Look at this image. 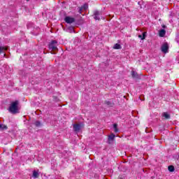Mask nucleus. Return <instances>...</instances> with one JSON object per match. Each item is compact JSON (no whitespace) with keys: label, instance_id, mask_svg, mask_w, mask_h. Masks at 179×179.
I'll return each instance as SVG.
<instances>
[{"label":"nucleus","instance_id":"6","mask_svg":"<svg viewBox=\"0 0 179 179\" xmlns=\"http://www.w3.org/2000/svg\"><path fill=\"white\" fill-rule=\"evenodd\" d=\"M114 138H115V135L114 134L108 136V143L109 144L111 143V141H114Z\"/></svg>","mask_w":179,"mask_h":179},{"label":"nucleus","instance_id":"11","mask_svg":"<svg viewBox=\"0 0 179 179\" xmlns=\"http://www.w3.org/2000/svg\"><path fill=\"white\" fill-rule=\"evenodd\" d=\"M40 175L38 174V172L37 171H33V178H38V176Z\"/></svg>","mask_w":179,"mask_h":179},{"label":"nucleus","instance_id":"23","mask_svg":"<svg viewBox=\"0 0 179 179\" xmlns=\"http://www.w3.org/2000/svg\"><path fill=\"white\" fill-rule=\"evenodd\" d=\"M119 179H122V178H121V177H119Z\"/></svg>","mask_w":179,"mask_h":179},{"label":"nucleus","instance_id":"7","mask_svg":"<svg viewBox=\"0 0 179 179\" xmlns=\"http://www.w3.org/2000/svg\"><path fill=\"white\" fill-rule=\"evenodd\" d=\"M73 129H74V131H76V132H78V131H80V126L79 124H74Z\"/></svg>","mask_w":179,"mask_h":179},{"label":"nucleus","instance_id":"8","mask_svg":"<svg viewBox=\"0 0 179 179\" xmlns=\"http://www.w3.org/2000/svg\"><path fill=\"white\" fill-rule=\"evenodd\" d=\"M159 37H164V36H166V30L164 29H161L159 31Z\"/></svg>","mask_w":179,"mask_h":179},{"label":"nucleus","instance_id":"2","mask_svg":"<svg viewBox=\"0 0 179 179\" xmlns=\"http://www.w3.org/2000/svg\"><path fill=\"white\" fill-rule=\"evenodd\" d=\"M58 42L57 41H52L49 43V50H51L52 51H57L58 50Z\"/></svg>","mask_w":179,"mask_h":179},{"label":"nucleus","instance_id":"22","mask_svg":"<svg viewBox=\"0 0 179 179\" xmlns=\"http://www.w3.org/2000/svg\"><path fill=\"white\" fill-rule=\"evenodd\" d=\"M51 54H55V52H51Z\"/></svg>","mask_w":179,"mask_h":179},{"label":"nucleus","instance_id":"15","mask_svg":"<svg viewBox=\"0 0 179 179\" xmlns=\"http://www.w3.org/2000/svg\"><path fill=\"white\" fill-rule=\"evenodd\" d=\"M3 50H8V47L0 46V54L2 52V51H3Z\"/></svg>","mask_w":179,"mask_h":179},{"label":"nucleus","instance_id":"21","mask_svg":"<svg viewBox=\"0 0 179 179\" xmlns=\"http://www.w3.org/2000/svg\"><path fill=\"white\" fill-rule=\"evenodd\" d=\"M99 15H100V12H99V11L94 12V16H99Z\"/></svg>","mask_w":179,"mask_h":179},{"label":"nucleus","instance_id":"24","mask_svg":"<svg viewBox=\"0 0 179 179\" xmlns=\"http://www.w3.org/2000/svg\"><path fill=\"white\" fill-rule=\"evenodd\" d=\"M108 104H110L109 102H108Z\"/></svg>","mask_w":179,"mask_h":179},{"label":"nucleus","instance_id":"5","mask_svg":"<svg viewBox=\"0 0 179 179\" xmlns=\"http://www.w3.org/2000/svg\"><path fill=\"white\" fill-rule=\"evenodd\" d=\"M89 8V6H87V4H84L82 7H80L79 8V13H82L83 10H87V9Z\"/></svg>","mask_w":179,"mask_h":179},{"label":"nucleus","instance_id":"1","mask_svg":"<svg viewBox=\"0 0 179 179\" xmlns=\"http://www.w3.org/2000/svg\"><path fill=\"white\" fill-rule=\"evenodd\" d=\"M19 101H15L11 103L9 107V111L11 113V114H16L17 111H19Z\"/></svg>","mask_w":179,"mask_h":179},{"label":"nucleus","instance_id":"16","mask_svg":"<svg viewBox=\"0 0 179 179\" xmlns=\"http://www.w3.org/2000/svg\"><path fill=\"white\" fill-rule=\"evenodd\" d=\"M168 170H169V171H171V173H173V171H174V166H169L168 167Z\"/></svg>","mask_w":179,"mask_h":179},{"label":"nucleus","instance_id":"9","mask_svg":"<svg viewBox=\"0 0 179 179\" xmlns=\"http://www.w3.org/2000/svg\"><path fill=\"white\" fill-rule=\"evenodd\" d=\"M138 38H141V40H145V38H146V32H143L142 35H138Z\"/></svg>","mask_w":179,"mask_h":179},{"label":"nucleus","instance_id":"18","mask_svg":"<svg viewBox=\"0 0 179 179\" xmlns=\"http://www.w3.org/2000/svg\"><path fill=\"white\" fill-rule=\"evenodd\" d=\"M131 75H132L133 78H138V75H137L136 72H135V71H132Z\"/></svg>","mask_w":179,"mask_h":179},{"label":"nucleus","instance_id":"4","mask_svg":"<svg viewBox=\"0 0 179 179\" xmlns=\"http://www.w3.org/2000/svg\"><path fill=\"white\" fill-rule=\"evenodd\" d=\"M64 20H65L66 23H69L70 24L75 22V18L71 17H66Z\"/></svg>","mask_w":179,"mask_h":179},{"label":"nucleus","instance_id":"3","mask_svg":"<svg viewBox=\"0 0 179 179\" xmlns=\"http://www.w3.org/2000/svg\"><path fill=\"white\" fill-rule=\"evenodd\" d=\"M161 50L164 54L169 52V44L167 43H164L161 47Z\"/></svg>","mask_w":179,"mask_h":179},{"label":"nucleus","instance_id":"17","mask_svg":"<svg viewBox=\"0 0 179 179\" xmlns=\"http://www.w3.org/2000/svg\"><path fill=\"white\" fill-rule=\"evenodd\" d=\"M68 31H69L70 33H73V31H74L73 27H69Z\"/></svg>","mask_w":179,"mask_h":179},{"label":"nucleus","instance_id":"13","mask_svg":"<svg viewBox=\"0 0 179 179\" xmlns=\"http://www.w3.org/2000/svg\"><path fill=\"white\" fill-rule=\"evenodd\" d=\"M113 48L115 50H121V45L116 43L115 44V45L113 46Z\"/></svg>","mask_w":179,"mask_h":179},{"label":"nucleus","instance_id":"10","mask_svg":"<svg viewBox=\"0 0 179 179\" xmlns=\"http://www.w3.org/2000/svg\"><path fill=\"white\" fill-rule=\"evenodd\" d=\"M118 125L117 124H113V129H114V132H115V134H117V132H120V130L118 129Z\"/></svg>","mask_w":179,"mask_h":179},{"label":"nucleus","instance_id":"25","mask_svg":"<svg viewBox=\"0 0 179 179\" xmlns=\"http://www.w3.org/2000/svg\"><path fill=\"white\" fill-rule=\"evenodd\" d=\"M27 1H29V0H27Z\"/></svg>","mask_w":179,"mask_h":179},{"label":"nucleus","instance_id":"12","mask_svg":"<svg viewBox=\"0 0 179 179\" xmlns=\"http://www.w3.org/2000/svg\"><path fill=\"white\" fill-rule=\"evenodd\" d=\"M5 129H8V127L5 124H0V131H5Z\"/></svg>","mask_w":179,"mask_h":179},{"label":"nucleus","instance_id":"19","mask_svg":"<svg viewBox=\"0 0 179 179\" xmlns=\"http://www.w3.org/2000/svg\"><path fill=\"white\" fill-rule=\"evenodd\" d=\"M35 125H36V127H40V125H41V123L38 121V122H35Z\"/></svg>","mask_w":179,"mask_h":179},{"label":"nucleus","instance_id":"14","mask_svg":"<svg viewBox=\"0 0 179 179\" xmlns=\"http://www.w3.org/2000/svg\"><path fill=\"white\" fill-rule=\"evenodd\" d=\"M163 117H164V118H166V120H169L170 118V115L167 113H164Z\"/></svg>","mask_w":179,"mask_h":179},{"label":"nucleus","instance_id":"20","mask_svg":"<svg viewBox=\"0 0 179 179\" xmlns=\"http://www.w3.org/2000/svg\"><path fill=\"white\" fill-rule=\"evenodd\" d=\"M95 20H100V17L99 15H94Z\"/></svg>","mask_w":179,"mask_h":179}]
</instances>
